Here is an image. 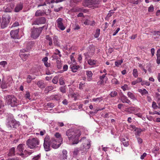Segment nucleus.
<instances>
[{"label": "nucleus", "instance_id": "f257e3e1", "mask_svg": "<svg viewBox=\"0 0 160 160\" xmlns=\"http://www.w3.org/2000/svg\"><path fill=\"white\" fill-rule=\"evenodd\" d=\"M81 131L78 129L71 128L67 130L66 132V135L69 141L72 142V144H77L79 142L85 138L84 137L79 141V138L81 135Z\"/></svg>", "mask_w": 160, "mask_h": 160}, {"label": "nucleus", "instance_id": "f03ea898", "mask_svg": "<svg viewBox=\"0 0 160 160\" xmlns=\"http://www.w3.org/2000/svg\"><path fill=\"white\" fill-rule=\"evenodd\" d=\"M6 103L12 107H14L18 105V100L16 98L12 95H7L4 96Z\"/></svg>", "mask_w": 160, "mask_h": 160}, {"label": "nucleus", "instance_id": "7ed1b4c3", "mask_svg": "<svg viewBox=\"0 0 160 160\" xmlns=\"http://www.w3.org/2000/svg\"><path fill=\"white\" fill-rule=\"evenodd\" d=\"M100 0H84L83 2V6L89 8H96L100 4Z\"/></svg>", "mask_w": 160, "mask_h": 160}, {"label": "nucleus", "instance_id": "20e7f679", "mask_svg": "<svg viewBox=\"0 0 160 160\" xmlns=\"http://www.w3.org/2000/svg\"><path fill=\"white\" fill-rule=\"evenodd\" d=\"M6 125L8 128H16L19 125V122H17L13 118L12 115H10L7 119Z\"/></svg>", "mask_w": 160, "mask_h": 160}, {"label": "nucleus", "instance_id": "39448f33", "mask_svg": "<svg viewBox=\"0 0 160 160\" xmlns=\"http://www.w3.org/2000/svg\"><path fill=\"white\" fill-rule=\"evenodd\" d=\"M39 144V141L37 138H33L28 139L27 142V145L31 149L36 148L38 147Z\"/></svg>", "mask_w": 160, "mask_h": 160}, {"label": "nucleus", "instance_id": "423d86ee", "mask_svg": "<svg viewBox=\"0 0 160 160\" xmlns=\"http://www.w3.org/2000/svg\"><path fill=\"white\" fill-rule=\"evenodd\" d=\"M90 141L88 140H85L84 143L80 147V150L82 151V153H85L87 152L88 150L90 148Z\"/></svg>", "mask_w": 160, "mask_h": 160}, {"label": "nucleus", "instance_id": "0eeeda50", "mask_svg": "<svg viewBox=\"0 0 160 160\" xmlns=\"http://www.w3.org/2000/svg\"><path fill=\"white\" fill-rule=\"evenodd\" d=\"M41 33V31L38 30V28L33 27L31 33V38L34 39H36L39 37Z\"/></svg>", "mask_w": 160, "mask_h": 160}, {"label": "nucleus", "instance_id": "6e6552de", "mask_svg": "<svg viewBox=\"0 0 160 160\" xmlns=\"http://www.w3.org/2000/svg\"><path fill=\"white\" fill-rule=\"evenodd\" d=\"M46 21V19L44 17H41L37 18L34 21L32 22V25H33L44 24L45 23Z\"/></svg>", "mask_w": 160, "mask_h": 160}, {"label": "nucleus", "instance_id": "1a4fd4ad", "mask_svg": "<svg viewBox=\"0 0 160 160\" xmlns=\"http://www.w3.org/2000/svg\"><path fill=\"white\" fill-rule=\"evenodd\" d=\"M61 142L58 143L57 140L54 138H52L50 140V146L54 149L58 148L61 145Z\"/></svg>", "mask_w": 160, "mask_h": 160}, {"label": "nucleus", "instance_id": "9d476101", "mask_svg": "<svg viewBox=\"0 0 160 160\" xmlns=\"http://www.w3.org/2000/svg\"><path fill=\"white\" fill-rule=\"evenodd\" d=\"M139 109L138 108L132 107L126 108L125 110V111L129 114L134 113L138 112Z\"/></svg>", "mask_w": 160, "mask_h": 160}, {"label": "nucleus", "instance_id": "9b49d317", "mask_svg": "<svg viewBox=\"0 0 160 160\" xmlns=\"http://www.w3.org/2000/svg\"><path fill=\"white\" fill-rule=\"evenodd\" d=\"M62 18H59L56 21L58 27L61 30H63L65 28L62 22Z\"/></svg>", "mask_w": 160, "mask_h": 160}, {"label": "nucleus", "instance_id": "f8f14e48", "mask_svg": "<svg viewBox=\"0 0 160 160\" xmlns=\"http://www.w3.org/2000/svg\"><path fill=\"white\" fill-rule=\"evenodd\" d=\"M24 144H21L17 147L16 152H17V153L21 156L24 155L23 152L24 149Z\"/></svg>", "mask_w": 160, "mask_h": 160}, {"label": "nucleus", "instance_id": "ddd939ff", "mask_svg": "<svg viewBox=\"0 0 160 160\" xmlns=\"http://www.w3.org/2000/svg\"><path fill=\"white\" fill-rule=\"evenodd\" d=\"M18 32L19 29L12 30L10 33L11 37L14 39H18L19 37L18 35Z\"/></svg>", "mask_w": 160, "mask_h": 160}, {"label": "nucleus", "instance_id": "4468645a", "mask_svg": "<svg viewBox=\"0 0 160 160\" xmlns=\"http://www.w3.org/2000/svg\"><path fill=\"white\" fill-rule=\"evenodd\" d=\"M61 98V96L59 94L52 95L49 97L47 98L48 100H55L58 101Z\"/></svg>", "mask_w": 160, "mask_h": 160}, {"label": "nucleus", "instance_id": "2eb2a0df", "mask_svg": "<svg viewBox=\"0 0 160 160\" xmlns=\"http://www.w3.org/2000/svg\"><path fill=\"white\" fill-rule=\"evenodd\" d=\"M11 79H10L9 80H2V83L1 85V87L2 88L5 89L7 88L8 86H9L10 83H11Z\"/></svg>", "mask_w": 160, "mask_h": 160}, {"label": "nucleus", "instance_id": "dca6fc26", "mask_svg": "<svg viewBox=\"0 0 160 160\" xmlns=\"http://www.w3.org/2000/svg\"><path fill=\"white\" fill-rule=\"evenodd\" d=\"M23 7V3L20 2L16 4L14 9V11L15 12H18L22 9Z\"/></svg>", "mask_w": 160, "mask_h": 160}, {"label": "nucleus", "instance_id": "f3484780", "mask_svg": "<svg viewBox=\"0 0 160 160\" xmlns=\"http://www.w3.org/2000/svg\"><path fill=\"white\" fill-rule=\"evenodd\" d=\"M59 158L61 160H65L67 158V151L66 150H63L62 153L59 156Z\"/></svg>", "mask_w": 160, "mask_h": 160}, {"label": "nucleus", "instance_id": "a211bd4d", "mask_svg": "<svg viewBox=\"0 0 160 160\" xmlns=\"http://www.w3.org/2000/svg\"><path fill=\"white\" fill-rule=\"evenodd\" d=\"M121 100L123 103H126L130 105L131 104L130 101L128 99L127 97L124 95L121 97Z\"/></svg>", "mask_w": 160, "mask_h": 160}, {"label": "nucleus", "instance_id": "6ab92c4d", "mask_svg": "<svg viewBox=\"0 0 160 160\" xmlns=\"http://www.w3.org/2000/svg\"><path fill=\"white\" fill-rule=\"evenodd\" d=\"M87 76V79L88 81H90L92 79L93 73L91 71H87L86 72Z\"/></svg>", "mask_w": 160, "mask_h": 160}, {"label": "nucleus", "instance_id": "aec40b11", "mask_svg": "<svg viewBox=\"0 0 160 160\" xmlns=\"http://www.w3.org/2000/svg\"><path fill=\"white\" fill-rule=\"evenodd\" d=\"M54 136L57 138L56 139L57 140L58 143L62 142V138L61 137V135L59 132H56L54 135Z\"/></svg>", "mask_w": 160, "mask_h": 160}, {"label": "nucleus", "instance_id": "412c9836", "mask_svg": "<svg viewBox=\"0 0 160 160\" xmlns=\"http://www.w3.org/2000/svg\"><path fill=\"white\" fill-rule=\"evenodd\" d=\"M8 20H7L6 18H2V22L1 23V27L2 28H4L7 26L8 23Z\"/></svg>", "mask_w": 160, "mask_h": 160}, {"label": "nucleus", "instance_id": "4be33fe9", "mask_svg": "<svg viewBox=\"0 0 160 160\" xmlns=\"http://www.w3.org/2000/svg\"><path fill=\"white\" fill-rule=\"evenodd\" d=\"M84 24L85 25L93 26L95 25V22L94 21H90L88 19H86L84 22Z\"/></svg>", "mask_w": 160, "mask_h": 160}, {"label": "nucleus", "instance_id": "5701e85b", "mask_svg": "<svg viewBox=\"0 0 160 160\" xmlns=\"http://www.w3.org/2000/svg\"><path fill=\"white\" fill-rule=\"evenodd\" d=\"M45 11L44 10L42 11L40 10H38L36 12L35 16L36 17L42 16L44 15V13H45Z\"/></svg>", "mask_w": 160, "mask_h": 160}, {"label": "nucleus", "instance_id": "b1692460", "mask_svg": "<svg viewBox=\"0 0 160 160\" xmlns=\"http://www.w3.org/2000/svg\"><path fill=\"white\" fill-rule=\"evenodd\" d=\"M37 84L38 86L41 88H43L45 87V83L42 80H40L38 81Z\"/></svg>", "mask_w": 160, "mask_h": 160}, {"label": "nucleus", "instance_id": "393cba45", "mask_svg": "<svg viewBox=\"0 0 160 160\" xmlns=\"http://www.w3.org/2000/svg\"><path fill=\"white\" fill-rule=\"evenodd\" d=\"M142 131L141 128H135L134 131L135 132V134L136 136L137 137L139 136Z\"/></svg>", "mask_w": 160, "mask_h": 160}, {"label": "nucleus", "instance_id": "a878e982", "mask_svg": "<svg viewBox=\"0 0 160 160\" xmlns=\"http://www.w3.org/2000/svg\"><path fill=\"white\" fill-rule=\"evenodd\" d=\"M120 140L125 147H127L128 146L129 143L128 139H125L122 138L120 139Z\"/></svg>", "mask_w": 160, "mask_h": 160}, {"label": "nucleus", "instance_id": "bb28decb", "mask_svg": "<svg viewBox=\"0 0 160 160\" xmlns=\"http://www.w3.org/2000/svg\"><path fill=\"white\" fill-rule=\"evenodd\" d=\"M156 62L158 64L160 63V49H158L157 51Z\"/></svg>", "mask_w": 160, "mask_h": 160}, {"label": "nucleus", "instance_id": "cd10ccee", "mask_svg": "<svg viewBox=\"0 0 160 160\" xmlns=\"http://www.w3.org/2000/svg\"><path fill=\"white\" fill-rule=\"evenodd\" d=\"M138 92H140L142 95H147L148 94V92L145 89H138Z\"/></svg>", "mask_w": 160, "mask_h": 160}, {"label": "nucleus", "instance_id": "c85d7f7f", "mask_svg": "<svg viewBox=\"0 0 160 160\" xmlns=\"http://www.w3.org/2000/svg\"><path fill=\"white\" fill-rule=\"evenodd\" d=\"M127 95L128 97L130 98L131 99H132L134 100H136L135 95L133 93L130 92H128Z\"/></svg>", "mask_w": 160, "mask_h": 160}, {"label": "nucleus", "instance_id": "c756f323", "mask_svg": "<svg viewBox=\"0 0 160 160\" xmlns=\"http://www.w3.org/2000/svg\"><path fill=\"white\" fill-rule=\"evenodd\" d=\"M28 55L25 53H20V56L23 61H25L28 59Z\"/></svg>", "mask_w": 160, "mask_h": 160}, {"label": "nucleus", "instance_id": "7c9ffc66", "mask_svg": "<svg viewBox=\"0 0 160 160\" xmlns=\"http://www.w3.org/2000/svg\"><path fill=\"white\" fill-rule=\"evenodd\" d=\"M79 68L80 66L79 65H73L71 67V69L73 72H75Z\"/></svg>", "mask_w": 160, "mask_h": 160}, {"label": "nucleus", "instance_id": "2f4dec72", "mask_svg": "<svg viewBox=\"0 0 160 160\" xmlns=\"http://www.w3.org/2000/svg\"><path fill=\"white\" fill-rule=\"evenodd\" d=\"M15 148L12 147L10 149L8 155L9 156H12L15 155Z\"/></svg>", "mask_w": 160, "mask_h": 160}, {"label": "nucleus", "instance_id": "473e14b6", "mask_svg": "<svg viewBox=\"0 0 160 160\" xmlns=\"http://www.w3.org/2000/svg\"><path fill=\"white\" fill-rule=\"evenodd\" d=\"M53 43L55 45L59 46V42L58 41V37L56 36L53 37Z\"/></svg>", "mask_w": 160, "mask_h": 160}, {"label": "nucleus", "instance_id": "72a5a7b5", "mask_svg": "<svg viewBox=\"0 0 160 160\" xmlns=\"http://www.w3.org/2000/svg\"><path fill=\"white\" fill-rule=\"evenodd\" d=\"M142 81V78H141L139 77L137 79L132 82V85H135L136 84L141 82Z\"/></svg>", "mask_w": 160, "mask_h": 160}, {"label": "nucleus", "instance_id": "f704fd0d", "mask_svg": "<svg viewBox=\"0 0 160 160\" xmlns=\"http://www.w3.org/2000/svg\"><path fill=\"white\" fill-rule=\"evenodd\" d=\"M50 143H44L43 144V146L44 148V149H45V150L46 151H48L50 150Z\"/></svg>", "mask_w": 160, "mask_h": 160}, {"label": "nucleus", "instance_id": "c9c22d12", "mask_svg": "<svg viewBox=\"0 0 160 160\" xmlns=\"http://www.w3.org/2000/svg\"><path fill=\"white\" fill-rule=\"evenodd\" d=\"M74 12H79L84 11V9L82 8L76 7L73 9Z\"/></svg>", "mask_w": 160, "mask_h": 160}, {"label": "nucleus", "instance_id": "e433bc0d", "mask_svg": "<svg viewBox=\"0 0 160 160\" xmlns=\"http://www.w3.org/2000/svg\"><path fill=\"white\" fill-rule=\"evenodd\" d=\"M53 88L52 86H49L45 88L44 91L45 93H48L49 91L52 90Z\"/></svg>", "mask_w": 160, "mask_h": 160}, {"label": "nucleus", "instance_id": "4c0bfd02", "mask_svg": "<svg viewBox=\"0 0 160 160\" xmlns=\"http://www.w3.org/2000/svg\"><path fill=\"white\" fill-rule=\"evenodd\" d=\"M46 39L48 40L49 42V46H51L52 44V40L51 37H50L49 35H47L46 36Z\"/></svg>", "mask_w": 160, "mask_h": 160}, {"label": "nucleus", "instance_id": "58836bf2", "mask_svg": "<svg viewBox=\"0 0 160 160\" xmlns=\"http://www.w3.org/2000/svg\"><path fill=\"white\" fill-rule=\"evenodd\" d=\"M132 75L135 78L138 77V73L137 69H134L132 71Z\"/></svg>", "mask_w": 160, "mask_h": 160}, {"label": "nucleus", "instance_id": "ea45409f", "mask_svg": "<svg viewBox=\"0 0 160 160\" xmlns=\"http://www.w3.org/2000/svg\"><path fill=\"white\" fill-rule=\"evenodd\" d=\"M35 78H32L31 76L28 75L27 76V82L28 83H30L32 80L34 79Z\"/></svg>", "mask_w": 160, "mask_h": 160}, {"label": "nucleus", "instance_id": "a19ab883", "mask_svg": "<svg viewBox=\"0 0 160 160\" xmlns=\"http://www.w3.org/2000/svg\"><path fill=\"white\" fill-rule=\"evenodd\" d=\"M121 88L123 91H125L127 90H129L130 89V88L128 86V85L126 84L121 87Z\"/></svg>", "mask_w": 160, "mask_h": 160}, {"label": "nucleus", "instance_id": "79ce46f5", "mask_svg": "<svg viewBox=\"0 0 160 160\" xmlns=\"http://www.w3.org/2000/svg\"><path fill=\"white\" fill-rule=\"evenodd\" d=\"M96 61L94 60L89 59L88 61V63L90 65H92L96 63Z\"/></svg>", "mask_w": 160, "mask_h": 160}, {"label": "nucleus", "instance_id": "37998d69", "mask_svg": "<svg viewBox=\"0 0 160 160\" xmlns=\"http://www.w3.org/2000/svg\"><path fill=\"white\" fill-rule=\"evenodd\" d=\"M4 12H11L12 11L10 7L8 6V4L6 6L4 7Z\"/></svg>", "mask_w": 160, "mask_h": 160}, {"label": "nucleus", "instance_id": "c03bdc74", "mask_svg": "<svg viewBox=\"0 0 160 160\" xmlns=\"http://www.w3.org/2000/svg\"><path fill=\"white\" fill-rule=\"evenodd\" d=\"M100 34V29L97 28L96 30V33L94 34V36L95 38H98Z\"/></svg>", "mask_w": 160, "mask_h": 160}, {"label": "nucleus", "instance_id": "a18cd8bd", "mask_svg": "<svg viewBox=\"0 0 160 160\" xmlns=\"http://www.w3.org/2000/svg\"><path fill=\"white\" fill-rule=\"evenodd\" d=\"M122 62L123 60H118L115 62V64L116 66L118 67L121 65Z\"/></svg>", "mask_w": 160, "mask_h": 160}, {"label": "nucleus", "instance_id": "49530a36", "mask_svg": "<svg viewBox=\"0 0 160 160\" xmlns=\"http://www.w3.org/2000/svg\"><path fill=\"white\" fill-rule=\"evenodd\" d=\"M49 140L50 138L49 137V136L48 135H47L46 136L45 138H44V143H50V141Z\"/></svg>", "mask_w": 160, "mask_h": 160}, {"label": "nucleus", "instance_id": "de8ad7c7", "mask_svg": "<svg viewBox=\"0 0 160 160\" xmlns=\"http://www.w3.org/2000/svg\"><path fill=\"white\" fill-rule=\"evenodd\" d=\"M141 82V84L142 86L144 85H146L147 86H149L150 85V82L147 81H142Z\"/></svg>", "mask_w": 160, "mask_h": 160}, {"label": "nucleus", "instance_id": "09e8293b", "mask_svg": "<svg viewBox=\"0 0 160 160\" xmlns=\"http://www.w3.org/2000/svg\"><path fill=\"white\" fill-rule=\"evenodd\" d=\"M57 67L58 69H60L62 67V63L61 61L58 60L57 61Z\"/></svg>", "mask_w": 160, "mask_h": 160}, {"label": "nucleus", "instance_id": "8fccbe9b", "mask_svg": "<svg viewBox=\"0 0 160 160\" xmlns=\"http://www.w3.org/2000/svg\"><path fill=\"white\" fill-rule=\"evenodd\" d=\"M79 152V148H77L74 149V151L73 152V155L75 156L77 155L78 153Z\"/></svg>", "mask_w": 160, "mask_h": 160}, {"label": "nucleus", "instance_id": "3c124183", "mask_svg": "<svg viewBox=\"0 0 160 160\" xmlns=\"http://www.w3.org/2000/svg\"><path fill=\"white\" fill-rule=\"evenodd\" d=\"M82 0H70V4L73 5L72 3H77L79 2L82 1Z\"/></svg>", "mask_w": 160, "mask_h": 160}, {"label": "nucleus", "instance_id": "603ef678", "mask_svg": "<svg viewBox=\"0 0 160 160\" xmlns=\"http://www.w3.org/2000/svg\"><path fill=\"white\" fill-rule=\"evenodd\" d=\"M154 36H160V31H154L151 32Z\"/></svg>", "mask_w": 160, "mask_h": 160}, {"label": "nucleus", "instance_id": "864d4df0", "mask_svg": "<svg viewBox=\"0 0 160 160\" xmlns=\"http://www.w3.org/2000/svg\"><path fill=\"white\" fill-rule=\"evenodd\" d=\"M117 94H118L117 92L115 91H113L110 94V96L112 97H114L116 96L117 95Z\"/></svg>", "mask_w": 160, "mask_h": 160}, {"label": "nucleus", "instance_id": "5fc2aeb1", "mask_svg": "<svg viewBox=\"0 0 160 160\" xmlns=\"http://www.w3.org/2000/svg\"><path fill=\"white\" fill-rule=\"evenodd\" d=\"M4 105L2 103V102L0 100V114H1L3 112V111L1 109L2 108L4 107Z\"/></svg>", "mask_w": 160, "mask_h": 160}, {"label": "nucleus", "instance_id": "6e6d98bb", "mask_svg": "<svg viewBox=\"0 0 160 160\" xmlns=\"http://www.w3.org/2000/svg\"><path fill=\"white\" fill-rule=\"evenodd\" d=\"M58 79V77L57 76L55 77L52 80V82L54 84L57 83Z\"/></svg>", "mask_w": 160, "mask_h": 160}, {"label": "nucleus", "instance_id": "4d7b16f0", "mask_svg": "<svg viewBox=\"0 0 160 160\" xmlns=\"http://www.w3.org/2000/svg\"><path fill=\"white\" fill-rule=\"evenodd\" d=\"M7 64V62L6 61H2L0 62V65L3 67H4Z\"/></svg>", "mask_w": 160, "mask_h": 160}, {"label": "nucleus", "instance_id": "13d9d810", "mask_svg": "<svg viewBox=\"0 0 160 160\" xmlns=\"http://www.w3.org/2000/svg\"><path fill=\"white\" fill-rule=\"evenodd\" d=\"M112 82L115 84H118L119 82H118V80L115 78H113L112 80Z\"/></svg>", "mask_w": 160, "mask_h": 160}, {"label": "nucleus", "instance_id": "bf43d9fd", "mask_svg": "<svg viewBox=\"0 0 160 160\" xmlns=\"http://www.w3.org/2000/svg\"><path fill=\"white\" fill-rule=\"evenodd\" d=\"M151 65L150 64H147L146 68L150 72H152V69L151 68Z\"/></svg>", "mask_w": 160, "mask_h": 160}, {"label": "nucleus", "instance_id": "052dcab7", "mask_svg": "<svg viewBox=\"0 0 160 160\" xmlns=\"http://www.w3.org/2000/svg\"><path fill=\"white\" fill-rule=\"evenodd\" d=\"M52 57L54 59H58L59 57L58 55V54H57L56 52L54 53L53 55L52 56Z\"/></svg>", "mask_w": 160, "mask_h": 160}, {"label": "nucleus", "instance_id": "680f3d73", "mask_svg": "<svg viewBox=\"0 0 160 160\" xmlns=\"http://www.w3.org/2000/svg\"><path fill=\"white\" fill-rule=\"evenodd\" d=\"M25 97L26 98L28 99L29 100H30V95L29 92L27 91L26 92Z\"/></svg>", "mask_w": 160, "mask_h": 160}, {"label": "nucleus", "instance_id": "e2e57ef3", "mask_svg": "<svg viewBox=\"0 0 160 160\" xmlns=\"http://www.w3.org/2000/svg\"><path fill=\"white\" fill-rule=\"evenodd\" d=\"M59 82L60 85H63L65 84L63 79L62 78H59Z\"/></svg>", "mask_w": 160, "mask_h": 160}, {"label": "nucleus", "instance_id": "0e129e2a", "mask_svg": "<svg viewBox=\"0 0 160 160\" xmlns=\"http://www.w3.org/2000/svg\"><path fill=\"white\" fill-rule=\"evenodd\" d=\"M152 108H153L154 109H157V108L158 107V106L157 105L156 102H155L154 101L153 102H152Z\"/></svg>", "mask_w": 160, "mask_h": 160}, {"label": "nucleus", "instance_id": "69168bd1", "mask_svg": "<svg viewBox=\"0 0 160 160\" xmlns=\"http://www.w3.org/2000/svg\"><path fill=\"white\" fill-rule=\"evenodd\" d=\"M8 6L10 7L11 11L12 10L14 7V5L12 3H10L8 4Z\"/></svg>", "mask_w": 160, "mask_h": 160}, {"label": "nucleus", "instance_id": "338daca9", "mask_svg": "<svg viewBox=\"0 0 160 160\" xmlns=\"http://www.w3.org/2000/svg\"><path fill=\"white\" fill-rule=\"evenodd\" d=\"M19 23L17 21L15 22L11 26V28H13L18 26L19 25Z\"/></svg>", "mask_w": 160, "mask_h": 160}, {"label": "nucleus", "instance_id": "774afa93", "mask_svg": "<svg viewBox=\"0 0 160 160\" xmlns=\"http://www.w3.org/2000/svg\"><path fill=\"white\" fill-rule=\"evenodd\" d=\"M154 10V8L152 5H151L148 8V11L152 12Z\"/></svg>", "mask_w": 160, "mask_h": 160}]
</instances>
